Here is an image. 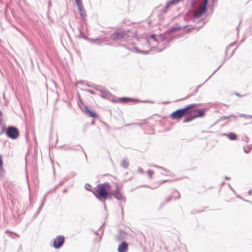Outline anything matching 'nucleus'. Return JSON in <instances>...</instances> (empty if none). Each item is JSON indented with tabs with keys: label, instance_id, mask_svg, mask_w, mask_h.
Returning a JSON list of instances; mask_svg holds the SVG:
<instances>
[{
	"label": "nucleus",
	"instance_id": "1",
	"mask_svg": "<svg viewBox=\"0 0 252 252\" xmlns=\"http://www.w3.org/2000/svg\"><path fill=\"white\" fill-rule=\"evenodd\" d=\"M111 186L109 183L98 184L95 189V192H93L96 197L98 199H106L109 195V191Z\"/></svg>",
	"mask_w": 252,
	"mask_h": 252
},
{
	"label": "nucleus",
	"instance_id": "2",
	"mask_svg": "<svg viewBox=\"0 0 252 252\" xmlns=\"http://www.w3.org/2000/svg\"><path fill=\"white\" fill-rule=\"evenodd\" d=\"M197 105L196 104H191L184 108L178 109L170 115V117L173 120L180 119L186 115L190 113L191 111V109Z\"/></svg>",
	"mask_w": 252,
	"mask_h": 252
},
{
	"label": "nucleus",
	"instance_id": "3",
	"mask_svg": "<svg viewBox=\"0 0 252 252\" xmlns=\"http://www.w3.org/2000/svg\"><path fill=\"white\" fill-rule=\"evenodd\" d=\"M6 134L8 137L15 139L19 136V132L18 129L16 127L10 126L7 128Z\"/></svg>",
	"mask_w": 252,
	"mask_h": 252
},
{
	"label": "nucleus",
	"instance_id": "4",
	"mask_svg": "<svg viewBox=\"0 0 252 252\" xmlns=\"http://www.w3.org/2000/svg\"><path fill=\"white\" fill-rule=\"evenodd\" d=\"M126 32L122 30H117L114 33H112L110 38L113 40H120L125 38Z\"/></svg>",
	"mask_w": 252,
	"mask_h": 252
},
{
	"label": "nucleus",
	"instance_id": "5",
	"mask_svg": "<svg viewBox=\"0 0 252 252\" xmlns=\"http://www.w3.org/2000/svg\"><path fill=\"white\" fill-rule=\"evenodd\" d=\"M64 240L63 236H57L53 241V247L56 249L60 248L64 244Z\"/></svg>",
	"mask_w": 252,
	"mask_h": 252
},
{
	"label": "nucleus",
	"instance_id": "6",
	"mask_svg": "<svg viewBox=\"0 0 252 252\" xmlns=\"http://www.w3.org/2000/svg\"><path fill=\"white\" fill-rule=\"evenodd\" d=\"M207 8L202 6H200L194 11L193 17L195 18H199L201 15L205 13L207 11Z\"/></svg>",
	"mask_w": 252,
	"mask_h": 252
},
{
	"label": "nucleus",
	"instance_id": "7",
	"mask_svg": "<svg viewBox=\"0 0 252 252\" xmlns=\"http://www.w3.org/2000/svg\"><path fill=\"white\" fill-rule=\"evenodd\" d=\"M147 44H148L149 46L153 47L157 45L158 41L156 38L155 34H153L150 35L149 38L147 40Z\"/></svg>",
	"mask_w": 252,
	"mask_h": 252
},
{
	"label": "nucleus",
	"instance_id": "8",
	"mask_svg": "<svg viewBox=\"0 0 252 252\" xmlns=\"http://www.w3.org/2000/svg\"><path fill=\"white\" fill-rule=\"evenodd\" d=\"M127 250L128 245L126 242H123L119 245L118 249L119 252H126Z\"/></svg>",
	"mask_w": 252,
	"mask_h": 252
},
{
	"label": "nucleus",
	"instance_id": "9",
	"mask_svg": "<svg viewBox=\"0 0 252 252\" xmlns=\"http://www.w3.org/2000/svg\"><path fill=\"white\" fill-rule=\"evenodd\" d=\"M84 109L85 113L87 115L93 118H96L97 117V115H96V114L94 111H91L88 106H85L84 107Z\"/></svg>",
	"mask_w": 252,
	"mask_h": 252
},
{
	"label": "nucleus",
	"instance_id": "10",
	"mask_svg": "<svg viewBox=\"0 0 252 252\" xmlns=\"http://www.w3.org/2000/svg\"><path fill=\"white\" fill-rule=\"evenodd\" d=\"M222 135L227 136L228 138L231 140H234L237 138V135L233 132H230L229 133H225L222 134Z\"/></svg>",
	"mask_w": 252,
	"mask_h": 252
},
{
	"label": "nucleus",
	"instance_id": "11",
	"mask_svg": "<svg viewBox=\"0 0 252 252\" xmlns=\"http://www.w3.org/2000/svg\"><path fill=\"white\" fill-rule=\"evenodd\" d=\"M181 0H171L168 1L165 6V9L164 10V12H165L166 10L171 5L178 3Z\"/></svg>",
	"mask_w": 252,
	"mask_h": 252
},
{
	"label": "nucleus",
	"instance_id": "12",
	"mask_svg": "<svg viewBox=\"0 0 252 252\" xmlns=\"http://www.w3.org/2000/svg\"><path fill=\"white\" fill-rule=\"evenodd\" d=\"M197 113L194 116V118L196 117H202L204 115V111L203 110H199L196 111Z\"/></svg>",
	"mask_w": 252,
	"mask_h": 252
},
{
	"label": "nucleus",
	"instance_id": "13",
	"mask_svg": "<svg viewBox=\"0 0 252 252\" xmlns=\"http://www.w3.org/2000/svg\"><path fill=\"white\" fill-rule=\"evenodd\" d=\"M115 197L117 200L122 201L125 199L123 195L121 194V193H120V190H119L118 191V192L117 193V194H116Z\"/></svg>",
	"mask_w": 252,
	"mask_h": 252
},
{
	"label": "nucleus",
	"instance_id": "14",
	"mask_svg": "<svg viewBox=\"0 0 252 252\" xmlns=\"http://www.w3.org/2000/svg\"><path fill=\"white\" fill-rule=\"evenodd\" d=\"M120 101L123 103H126L129 101H134V100L131 98L121 97V98H120Z\"/></svg>",
	"mask_w": 252,
	"mask_h": 252
},
{
	"label": "nucleus",
	"instance_id": "15",
	"mask_svg": "<svg viewBox=\"0 0 252 252\" xmlns=\"http://www.w3.org/2000/svg\"><path fill=\"white\" fill-rule=\"evenodd\" d=\"M121 165L125 168H127L129 166L128 161L126 159H124L122 161Z\"/></svg>",
	"mask_w": 252,
	"mask_h": 252
},
{
	"label": "nucleus",
	"instance_id": "16",
	"mask_svg": "<svg viewBox=\"0 0 252 252\" xmlns=\"http://www.w3.org/2000/svg\"><path fill=\"white\" fill-rule=\"evenodd\" d=\"M119 190V188L117 187L116 188L115 190H111V189L109 191V194H111L113 195L114 197L116 195V194L118 192V191Z\"/></svg>",
	"mask_w": 252,
	"mask_h": 252
},
{
	"label": "nucleus",
	"instance_id": "17",
	"mask_svg": "<svg viewBox=\"0 0 252 252\" xmlns=\"http://www.w3.org/2000/svg\"><path fill=\"white\" fill-rule=\"evenodd\" d=\"M193 119H194V116L188 117L186 118L184 120L183 122H184V123H188V122H190V121H192Z\"/></svg>",
	"mask_w": 252,
	"mask_h": 252
},
{
	"label": "nucleus",
	"instance_id": "18",
	"mask_svg": "<svg viewBox=\"0 0 252 252\" xmlns=\"http://www.w3.org/2000/svg\"><path fill=\"white\" fill-rule=\"evenodd\" d=\"M132 51L133 52H137V53H144V54H147L149 51H142L141 50H138L137 49V48H133L132 49Z\"/></svg>",
	"mask_w": 252,
	"mask_h": 252
},
{
	"label": "nucleus",
	"instance_id": "19",
	"mask_svg": "<svg viewBox=\"0 0 252 252\" xmlns=\"http://www.w3.org/2000/svg\"><path fill=\"white\" fill-rule=\"evenodd\" d=\"M147 173L149 179L152 180L153 179V175L154 173V171L151 170H148Z\"/></svg>",
	"mask_w": 252,
	"mask_h": 252
},
{
	"label": "nucleus",
	"instance_id": "20",
	"mask_svg": "<svg viewBox=\"0 0 252 252\" xmlns=\"http://www.w3.org/2000/svg\"><path fill=\"white\" fill-rule=\"evenodd\" d=\"M208 3V0H203L201 5L207 8V5Z\"/></svg>",
	"mask_w": 252,
	"mask_h": 252
},
{
	"label": "nucleus",
	"instance_id": "21",
	"mask_svg": "<svg viewBox=\"0 0 252 252\" xmlns=\"http://www.w3.org/2000/svg\"><path fill=\"white\" fill-rule=\"evenodd\" d=\"M234 44V43H231L230 44L228 47H227L226 48V50H225V54H226V55L227 56L228 55V53H229V50L231 48V46H233Z\"/></svg>",
	"mask_w": 252,
	"mask_h": 252
},
{
	"label": "nucleus",
	"instance_id": "22",
	"mask_svg": "<svg viewBox=\"0 0 252 252\" xmlns=\"http://www.w3.org/2000/svg\"><path fill=\"white\" fill-rule=\"evenodd\" d=\"M76 5H77L79 11H82V10H85L82 3L77 4H76Z\"/></svg>",
	"mask_w": 252,
	"mask_h": 252
},
{
	"label": "nucleus",
	"instance_id": "23",
	"mask_svg": "<svg viewBox=\"0 0 252 252\" xmlns=\"http://www.w3.org/2000/svg\"><path fill=\"white\" fill-rule=\"evenodd\" d=\"M76 5H77L79 11H82V10H85L82 3L77 4H76Z\"/></svg>",
	"mask_w": 252,
	"mask_h": 252
},
{
	"label": "nucleus",
	"instance_id": "24",
	"mask_svg": "<svg viewBox=\"0 0 252 252\" xmlns=\"http://www.w3.org/2000/svg\"><path fill=\"white\" fill-rule=\"evenodd\" d=\"M151 167H156V168H159V169H162V170H163L164 171H165V172H168L167 170L165 168L163 167H161V166H158V165H151Z\"/></svg>",
	"mask_w": 252,
	"mask_h": 252
},
{
	"label": "nucleus",
	"instance_id": "25",
	"mask_svg": "<svg viewBox=\"0 0 252 252\" xmlns=\"http://www.w3.org/2000/svg\"><path fill=\"white\" fill-rule=\"evenodd\" d=\"M239 117H244V118H245L246 119L252 118V116L248 115L243 114H240L239 115Z\"/></svg>",
	"mask_w": 252,
	"mask_h": 252
},
{
	"label": "nucleus",
	"instance_id": "26",
	"mask_svg": "<svg viewBox=\"0 0 252 252\" xmlns=\"http://www.w3.org/2000/svg\"><path fill=\"white\" fill-rule=\"evenodd\" d=\"M79 12L81 17H85L86 16V13L85 10H82V11Z\"/></svg>",
	"mask_w": 252,
	"mask_h": 252
},
{
	"label": "nucleus",
	"instance_id": "27",
	"mask_svg": "<svg viewBox=\"0 0 252 252\" xmlns=\"http://www.w3.org/2000/svg\"><path fill=\"white\" fill-rule=\"evenodd\" d=\"M137 173L144 174V172L143 169L139 167H138V168L137 169Z\"/></svg>",
	"mask_w": 252,
	"mask_h": 252
},
{
	"label": "nucleus",
	"instance_id": "28",
	"mask_svg": "<svg viewBox=\"0 0 252 252\" xmlns=\"http://www.w3.org/2000/svg\"><path fill=\"white\" fill-rule=\"evenodd\" d=\"M229 117H233V118H236V116H235V115H231L230 116H224L223 117V118L224 119H228Z\"/></svg>",
	"mask_w": 252,
	"mask_h": 252
},
{
	"label": "nucleus",
	"instance_id": "29",
	"mask_svg": "<svg viewBox=\"0 0 252 252\" xmlns=\"http://www.w3.org/2000/svg\"><path fill=\"white\" fill-rule=\"evenodd\" d=\"M75 2L76 4L82 3L81 0H75Z\"/></svg>",
	"mask_w": 252,
	"mask_h": 252
},
{
	"label": "nucleus",
	"instance_id": "30",
	"mask_svg": "<svg viewBox=\"0 0 252 252\" xmlns=\"http://www.w3.org/2000/svg\"><path fill=\"white\" fill-rule=\"evenodd\" d=\"M87 39L92 42H94V41L97 40V39H91V38H87Z\"/></svg>",
	"mask_w": 252,
	"mask_h": 252
},
{
	"label": "nucleus",
	"instance_id": "31",
	"mask_svg": "<svg viewBox=\"0 0 252 252\" xmlns=\"http://www.w3.org/2000/svg\"><path fill=\"white\" fill-rule=\"evenodd\" d=\"M235 50V49H233V50H232V51H231V53L230 54V55H229V57H230V56H232V55H233V54H234V53Z\"/></svg>",
	"mask_w": 252,
	"mask_h": 252
},
{
	"label": "nucleus",
	"instance_id": "32",
	"mask_svg": "<svg viewBox=\"0 0 252 252\" xmlns=\"http://www.w3.org/2000/svg\"><path fill=\"white\" fill-rule=\"evenodd\" d=\"M41 206H40L38 209H37V211H38V213H39L40 210H41Z\"/></svg>",
	"mask_w": 252,
	"mask_h": 252
},
{
	"label": "nucleus",
	"instance_id": "33",
	"mask_svg": "<svg viewBox=\"0 0 252 252\" xmlns=\"http://www.w3.org/2000/svg\"><path fill=\"white\" fill-rule=\"evenodd\" d=\"M252 190H250L249 191V195H251V194H252Z\"/></svg>",
	"mask_w": 252,
	"mask_h": 252
},
{
	"label": "nucleus",
	"instance_id": "34",
	"mask_svg": "<svg viewBox=\"0 0 252 252\" xmlns=\"http://www.w3.org/2000/svg\"><path fill=\"white\" fill-rule=\"evenodd\" d=\"M176 30V29H175V28H174V29H171V31H172V32H174V31H175Z\"/></svg>",
	"mask_w": 252,
	"mask_h": 252
},
{
	"label": "nucleus",
	"instance_id": "35",
	"mask_svg": "<svg viewBox=\"0 0 252 252\" xmlns=\"http://www.w3.org/2000/svg\"><path fill=\"white\" fill-rule=\"evenodd\" d=\"M244 152H245V153H249V151H247V150H246V149H244Z\"/></svg>",
	"mask_w": 252,
	"mask_h": 252
},
{
	"label": "nucleus",
	"instance_id": "36",
	"mask_svg": "<svg viewBox=\"0 0 252 252\" xmlns=\"http://www.w3.org/2000/svg\"><path fill=\"white\" fill-rule=\"evenodd\" d=\"M194 4V0H192V4L193 5Z\"/></svg>",
	"mask_w": 252,
	"mask_h": 252
},
{
	"label": "nucleus",
	"instance_id": "37",
	"mask_svg": "<svg viewBox=\"0 0 252 252\" xmlns=\"http://www.w3.org/2000/svg\"><path fill=\"white\" fill-rule=\"evenodd\" d=\"M225 179H226V180H228V179H229L230 178H228V177H225Z\"/></svg>",
	"mask_w": 252,
	"mask_h": 252
},
{
	"label": "nucleus",
	"instance_id": "38",
	"mask_svg": "<svg viewBox=\"0 0 252 252\" xmlns=\"http://www.w3.org/2000/svg\"><path fill=\"white\" fill-rule=\"evenodd\" d=\"M135 125H139L140 126V125H141V123H138V124L136 123V124H135Z\"/></svg>",
	"mask_w": 252,
	"mask_h": 252
},
{
	"label": "nucleus",
	"instance_id": "39",
	"mask_svg": "<svg viewBox=\"0 0 252 252\" xmlns=\"http://www.w3.org/2000/svg\"><path fill=\"white\" fill-rule=\"evenodd\" d=\"M215 0H212V3H214Z\"/></svg>",
	"mask_w": 252,
	"mask_h": 252
},
{
	"label": "nucleus",
	"instance_id": "40",
	"mask_svg": "<svg viewBox=\"0 0 252 252\" xmlns=\"http://www.w3.org/2000/svg\"><path fill=\"white\" fill-rule=\"evenodd\" d=\"M229 188L233 190V189L230 186V185H229Z\"/></svg>",
	"mask_w": 252,
	"mask_h": 252
},
{
	"label": "nucleus",
	"instance_id": "41",
	"mask_svg": "<svg viewBox=\"0 0 252 252\" xmlns=\"http://www.w3.org/2000/svg\"><path fill=\"white\" fill-rule=\"evenodd\" d=\"M2 115V112L1 111H0V116H1Z\"/></svg>",
	"mask_w": 252,
	"mask_h": 252
},
{
	"label": "nucleus",
	"instance_id": "42",
	"mask_svg": "<svg viewBox=\"0 0 252 252\" xmlns=\"http://www.w3.org/2000/svg\"><path fill=\"white\" fill-rule=\"evenodd\" d=\"M216 72V70H215V71L213 72V73H215Z\"/></svg>",
	"mask_w": 252,
	"mask_h": 252
},
{
	"label": "nucleus",
	"instance_id": "43",
	"mask_svg": "<svg viewBox=\"0 0 252 252\" xmlns=\"http://www.w3.org/2000/svg\"><path fill=\"white\" fill-rule=\"evenodd\" d=\"M216 72V70H215V71L213 72V73H215Z\"/></svg>",
	"mask_w": 252,
	"mask_h": 252
},
{
	"label": "nucleus",
	"instance_id": "44",
	"mask_svg": "<svg viewBox=\"0 0 252 252\" xmlns=\"http://www.w3.org/2000/svg\"><path fill=\"white\" fill-rule=\"evenodd\" d=\"M216 72V70H215V71L213 72V73H215Z\"/></svg>",
	"mask_w": 252,
	"mask_h": 252
},
{
	"label": "nucleus",
	"instance_id": "45",
	"mask_svg": "<svg viewBox=\"0 0 252 252\" xmlns=\"http://www.w3.org/2000/svg\"><path fill=\"white\" fill-rule=\"evenodd\" d=\"M216 72V70H215V71L213 72V73H215Z\"/></svg>",
	"mask_w": 252,
	"mask_h": 252
}]
</instances>
